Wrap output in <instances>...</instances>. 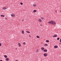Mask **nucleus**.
<instances>
[{
	"label": "nucleus",
	"mask_w": 61,
	"mask_h": 61,
	"mask_svg": "<svg viewBox=\"0 0 61 61\" xmlns=\"http://www.w3.org/2000/svg\"><path fill=\"white\" fill-rule=\"evenodd\" d=\"M41 26H42V25H41Z\"/></svg>",
	"instance_id": "33"
},
{
	"label": "nucleus",
	"mask_w": 61,
	"mask_h": 61,
	"mask_svg": "<svg viewBox=\"0 0 61 61\" xmlns=\"http://www.w3.org/2000/svg\"><path fill=\"white\" fill-rule=\"evenodd\" d=\"M24 20H22V21H24Z\"/></svg>",
	"instance_id": "32"
},
{
	"label": "nucleus",
	"mask_w": 61,
	"mask_h": 61,
	"mask_svg": "<svg viewBox=\"0 0 61 61\" xmlns=\"http://www.w3.org/2000/svg\"><path fill=\"white\" fill-rule=\"evenodd\" d=\"M36 37L37 38H39V36H37Z\"/></svg>",
	"instance_id": "12"
},
{
	"label": "nucleus",
	"mask_w": 61,
	"mask_h": 61,
	"mask_svg": "<svg viewBox=\"0 0 61 61\" xmlns=\"http://www.w3.org/2000/svg\"><path fill=\"white\" fill-rule=\"evenodd\" d=\"M41 49H42V50H44V48L43 47H41Z\"/></svg>",
	"instance_id": "14"
},
{
	"label": "nucleus",
	"mask_w": 61,
	"mask_h": 61,
	"mask_svg": "<svg viewBox=\"0 0 61 61\" xmlns=\"http://www.w3.org/2000/svg\"><path fill=\"white\" fill-rule=\"evenodd\" d=\"M18 61L17 60V61Z\"/></svg>",
	"instance_id": "35"
},
{
	"label": "nucleus",
	"mask_w": 61,
	"mask_h": 61,
	"mask_svg": "<svg viewBox=\"0 0 61 61\" xmlns=\"http://www.w3.org/2000/svg\"><path fill=\"white\" fill-rule=\"evenodd\" d=\"M4 56L5 58H7V56L5 55Z\"/></svg>",
	"instance_id": "10"
},
{
	"label": "nucleus",
	"mask_w": 61,
	"mask_h": 61,
	"mask_svg": "<svg viewBox=\"0 0 61 61\" xmlns=\"http://www.w3.org/2000/svg\"><path fill=\"white\" fill-rule=\"evenodd\" d=\"M55 13H57V11H56V10H55Z\"/></svg>",
	"instance_id": "27"
},
{
	"label": "nucleus",
	"mask_w": 61,
	"mask_h": 61,
	"mask_svg": "<svg viewBox=\"0 0 61 61\" xmlns=\"http://www.w3.org/2000/svg\"><path fill=\"white\" fill-rule=\"evenodd\" d=\"M46 42H49V41L48 40H46Z\"/></svg>",
	"instance_id": "13"
},
{
	"label": "nucleus",
	"mask_w": 61,
	"mask_h": 61,
	"mask_svg": "<svg viewBox=\"0 0 61 61\" xmlns=\"http://www.w3.org/2000/svg\"><path fill=\"white\" fill-rule=\"evenodd\" d=\"M6 8L5 7H3V9H4V10H5L6 9Z\"/></svg>",
	"instance_id": "17"
},
{
	"label": "nucleus",
	"mask_w": 61,
	"mask_h": 61,
	"mask_svg": "<svg viewBox=\"0 0 61 61\" xmlns=\"http://www.w3.org/2000/svg\"><path fill=\"white\" fill-rule=\"evenodd\" d=\"M22 34H24V31H22Z\"/></svg>",
	"instance_id": "19"
},
{
	"label": "nucleus",
	"mask_w": 61,
	"mask_h": 61,
	"mask_svg": "<svg viewBox=\"0 0 61 61\" xmlns=\"http://www.w3.org/2000/svg\"><path fill=\"white\" fill-rule=\"evenodd\" d=\"M0 61H3L2 60H0Z\"/></svg>",
	"instance_id": "31"
},
{
	"label": "nucleus",
	"mask_w": 61,
	"mask_h": 61,
	"mask_svg": "<svg viewBox=\"0 0 61 61\" xmlns=\"http://www.w3.org/2000/svg\"><path fill=\"white\" fill-rule=\"evenodd\" d=\"M59 44H60V45H61V43H59Z\"/></svg>",
	"instance_id": "30"
},
{
	"label": "nucleus",
	"mask_w": 61,
	"mask_h": 61,
	"mask_svg": "<svg viewBox=\"0 0 61 61\" xmlns=\"http://www.w3.org/2000/svg\"><path fill=\"white\" fill-rule=\"evenodd\" d=\"M41 18L42 19H43H43H44L43 18V17H41Z\"/></svg>",
	"instance_id": "25"
},
{
	"label": "nucleus",
	"mask_w": 61,
	"mask_h": 61,
	"mask_svg": "<svg viewBox=\"0 0 61 61\" xmlns=\"http://www.w3.org/2000/svg\"><path fill=\"white\" fill-rule=\"evenodd\" d=\"M48 23L49 24H51L52 25H56V22L54 21H50Z\"/></svg>",
	"instance_id": "1"
},
{
	"label": "nucleus",
	"mask_w": 61,
	"mask_h": 61,
	"mask_svg": "<svg viewBox=\"0 0 61 61\" xmlns=\"http://www.w3.org/2000/svg\"><path fill=\"white\" fill-rule=\"evenodd\" d=\"M58 47L57 46H54V48H57Z\"/></svg>",
	"instance_id": "6"
},
{
	"label": "nucleus",
	"mask_w": 61,
	"mask_h": 61,
	"mask_svg": "<svg viewBox=\"0 0 61 61\" xmlns=\"http://www.w3.org/2000/svg\"><path fill=\"white\" fill-rule=\"evenodd\" d=\"M5 19H7V18H5Z\"/></svg>",
	"instance_id": "29"
},
{
	"label": "nucleus",
	"mask_w": 61,
	"mask_h": 61,
	"mask_svg": "<svg viewBox=\"0 0 61 61\" xmlns=\"http://www.w3.org/2000/svg\"><path fill=\"white\" fill-rule=\"evenodd\" d=\"M6 61H8V60H9V58H6Z\"/></svg>",
	"instance_id": "11"
},
{
	"label": "nucleus",
	"mask_w": 61,
	"mask_h": 61,
	"mask_svg": "<svg viewBox=\"0 0 61 61\" xmlns=\"http://www.w3.org/2000/svg\"><path fill=\"white\" fill-rule=\"evenodd\" d=\"M43 55L44 56H47V54L45 53Z\"/></svg>",
	"instance_id": "2"
},
{
	"label": "nucleus",
	"mask_w": 61,
	"mask_h": 61,
	"mask_svg": "<svg viewBox=\"0 0 61 61\" xmlns=\"http://www.w3.org/2000/svg\"><path fill=\"white\" fill-rule=\"evenodd\" d=\"M56 36H57V35H54L53 36V37H56Z\"/></svg>",
	"instance_id": "5"
},
{
	"label": "nucleus",
	"mask_w": 61,
	"mask_h": 61,
	"mask_svg": "<svg viewBox=\"0 0 61 61\" xmlns=\"http://www.w3.org/2000/svg\"><path fill=\"white\" fill-rule=\"evenodd\" d=\"M26 33H30V32L28 31H26Z\"/></svg>",
	"instance_id": "16"
},
{
	"label": "nucleus",
	"mask_w": 61,
	"mask_h": 61,
	"mask_svg": "<svg viewBox=\"0 0 61 61\" xmlns=\"http://www.w3.org/2000/svg\"><path fill=\"white\" fill-rule=\"evenodd\" d=\"M16 50H17V48H16Z\"/></svg>",
	"instance_id": "34"
},
{
	"label": "nucleus",
	"mask_w": 61,
	"mask_h": 61,
	"mask_svg": "<svg viewBox=\"0 0 61 61\" xmlns=\"http://www.w3.org/2000/svg\"><path fill=\"white\" fill-rule=\"evenodd\" d=\"M37 11L36 10H34L33 11V12H36Z\"/></svg>",
	"instance_id": "15"
},
{
	"label": "nucleus",
	"mask_w": 61,
	"mask_h": 61,
	"mask_svg": "<svg viewBox=\"0 0 61 61\" xmlns=\"http://www.w3.org/2000/svg\"><path fill=\"white\" fill-rule=\"evenodd\" d=\"M2 46V45H1V43H0V46Z\"/></svg>",
	"instance_id": "26"
},
{
	"label": "nucleus",
	"mask_w": 61,
	"mask_h": 61,
	"mask_svg": "<svg viewBox=\"0 0 61 61\" xmlns=\"http://www.w3.org/2000/svg\"><path fill=\"white\" fill-rule=\"evenodd\" d=\"M18 44L19 46H21V44L20 43H18Z\"/></svg>",
	"instance_id": "8"
},
{
	"label": "nucleus",
	"mask_w": 61,
	"mask_h": 61,
	"mask_svg": "<svg viewBox=\"0 0 61 61\" xmlns=\"http://www.w3.org/2000/svg\"><path fill=\"white\" fill-rule=\"evenodd\" d=\"M11 16H15V15L14 14H12L11 15Z\"/></svg>",
	"instance_id": "3"
},
{
	"label": "nucleus",
	"mask_w": 61,
	"mask_h": 61,
	"mask_svg": "<svg viewBox=\"0 0 61 61\" xmlns=\"http://www.w3.org/2000/svg\"><path fill=\"white\" fill-rule=\"evenodd\" d=\"M29 36L30 37H31V36H30V35H29Z\"/></svg>",
	"instance_id": "28"
},
{
	"label": "nucleus",
	"mask_w": 61,
	"mask_h": 61,
	"mask_svg": "<svg viewBox=\"0 0 61 61\" xmlns=\"http://www.w3.org/2000/svg\"><path fill=\"white\" fill-rule=\"evenodd\" d=\"M44 46H47V44H45L44 45Z\"/></svg>",
	"instance_id": "18"
},
{
	"label": "nucleus",
	"mask_w": 61,
	"mask_h": 61,
	"mask_svg": "<svg viewBox=\"0 0 61 61\" xmlns=\"http://www.w3.org/2000/svg\"><path fill=\"white\" fill-rule=\"evenodd\" d=\"M59 39H60V38H58L57 39L58 40H59Z\"/></svg>",
	"instance_id": "23"
},
{
	"label": "nucleus",
	"mask_w": 61,
	"mask_h": 61,
	"mask_svg": "<svg viewBox=\"0 0 61 61\" xmlns=\"http://www.w3.org/2000/svg\"><path fill=\"white\" fill-rule=\"evenodd\" d=\"M20 4L21 5H23V3L21 2L20 3Z\"/></svg>",
	"instance_id": "22"
},
{
	"label": "nucleus",
	"mask_w": 61,
	"mask_h": 61,
	"mask_svg": "<svg viewBox=\"0 0 61 61\" xmlns=\"http://www.w3.org/2000/svg\"><path fill=\"white\" fill-rule=\"evenodd\" d=\"M33 6H36V4H34L33 5Z\"/></svg>",
	"instance_id": "20"
},
{
	"label": "nucleus",
	"mask_w": 61,
	"mask_h": 61,
	"mask_svg": "<svg viewBox=\"0 0 61 61\" xmlns=\"http://www.w3.org/2000/svg\"><path fill=\"white\" fill-rule=\"evenodd\" d=\"M1 16V17H5V15H0Z\"/></svg>",
	"instance_id": "9"
},
{
	"label": "nucleus",
	"mask_w": 61,
	"mask_h": 61,
	"mask_svg": "<svg viewBox=\"0 0 61 61\" xmlns=\"http://www.w3.org/2000/svg\"><path fill=\"white\" fill-rule=\"evenodd\" d=\"M44 52H47V51L46 50H43Z\"/></svg>",
	"instance_id": "7"
},
{
	"label": "nucleus",
	"mask_w": 61,
	"mask_h": 61,
	"mask_svg": "<svg viewBox=\"0 0 61 61\" xmlns=\"http://www.w3.org/2000/svg\"><path fill=\"white\" fill-rule=\"evenodd\" d=\"M38 21L40 22H42V20L41 19H39L38 20Z\"/></svg>",
	"instance_id": "4"
},
{
	"label": "nucleus",
	"mask_w": 61,
	"mask_h": 61,
	"mask_svg": "<svg viewBox=\"0 0 61 61\" xmlns=\"http://www.w3.org/2000/svg\"><path fill=\"white\" fill-rule=\"evenodd\" d=\"M36 52H38V49L37 50Z\"/></svg>",
	"instance_id": "24"
},
{
	"label": "nucleus",
	"mask_w": 61,
	"mask_h": 61,
	"mask_svg": "<svg viewBox=\"0 0 61 61\" xmlns=\"http://www.w3.org/2000/svg\"><path fill=\"white\" fill-rule=\"evenodd\" d=\"M22 31H23V30H22Z\"/></svg>",
	"instance_id": "36"
},
{
	"label": "nucleus",
	"mask_w": 61,
	"mask_h": 61,
	"mask_svg": "<svg viewBox=\"0 0 61 61\" xmlns=\"http://www.w3.org/2000/svg\"><path fill=\"white\" fill-rule=\"evenodd\" d=\"M23 44H24V45H25L26 43L25 42H23Z\"/></svg>",
	"instance_id": "21"
}]
</instances>
